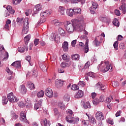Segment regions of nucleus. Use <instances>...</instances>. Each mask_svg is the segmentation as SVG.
<instances>
[{
	"label": "nucleus",
	"mask_w": 126,
	"mask_h": 126,
	"mask_svg": "<svg viewBox=\"0 0 126 126\" xmlns=\"http://www.w3.org/2000/svg\"><path fill=\"white\" fill-rule=\"evenodd\" d=\"M81 39H82V40H86V41H87V40H89L88 39H87V36H86V35H81Z\"/></svg>",
	"instance_id": "obj_58"
},
{
	"label": "nucleus",
	"mask_w": 126,
	"mask_h": 126,
	"mask_svg": "<svg viewBox=\"0 0 126 126\" xmlns=\"http://www.w3.org/2000/svg\"><path fill=\"white\" fill-rule=\"evenodd\" d=\"M39 44V39H35L34 41V44L35 46H37Z\"/></svg>",
	"instance_id": "obj_63"
},
{
	"label": "nucleus",
	"mask_w": 126,
	"mask_h": 126,
	"mask_svg": "<svg viewBox=\"0 0 126 126\" xmlns=\"http://www.w3.org/2000/svg\"><path fill=\"white\" fill-rule=\"evenodd\" d=\"M29 31V23L28 22V18L24 20V25L23 26L22 32L23 34H27Z\"/></svg>",
	"instance_id": "obj_5"
},
{
	"label": "nucleus",
	"mask_w": 126,
	"mask_h": 126,
	"mask_svg": "<svg viewBox=\"0 0 126 126\" xmlns=\"http://www.w3.org/2000/svg\"><path fill=\"white\" fill-rule=\"evenodd\" d=\"M20 121H21V122H23V123H25L26 124H29V122H28L27 118H26V112H25V111H22L21 112Z\"/></svg>",
	"instance_id": "obj_7"
},
{
	"label": "nucleus",
	"mask_w": 126,
	"mask_h": 126,
	"mask_svg": "<svg viewBox=\"0 0 126 126\" xmlns=\"http://www.w3.org/2000/svg\"><path fill=\"white\" fill-rule=\"evenodd\" d=\"M12 66H14V67H16V68H19V67H21V63H20V61H16L14 63H13L11 64Z\"/></svg>",
	"instance_id": "obj_20"
},
{
	"label": "nucleus",
	"mask_w": 126,
	"mask_h": 126,
	"mask_svg": "<svg viewBox=\"0 0 126 126\" xmlns=\"http://www.w3.org/2000/svg\"><path fill=\"white\" fill-rule=\"evenodd\" d=\"M42 104H43V100L40 99L38 101V103L34 104V110H38V109H40V108L42 107Z\"/></svg>",
	"instance_id": "obj_17"
},
{
	"label": "nucleus",
	"mask_w": 126,
	"mask_h": 126,
	"mask_svg": "<svg viewBox=\"0 0 126 126\" xmlns=\"http://www.w3.org/2000/svg\"><path fill=\"white\" fill-rule=\"evenodd\" d=\"M92 6L91 7L92 8H94V9H96L98 6V4L97 3H95L94 2H92Z\"/></svg>",
	"instance_id": "obj_45"
},
{
	"label": "nucleus",
	"mask_w": 126,
	"mask_h": 126,
	"mask_svg": "<svg viewBox=\"0 0 126 126\" xmlns=\"http://www.w3.org/2000/svg\"><path fill=\"white\" fill-rule=\"evenodd\" d=\"M66 13L68 16H73V14H74L73 9H67Z\"/></svg>",
	"instance_id": "obj_25"
},
{
	"label": "nucleus",
	"mask_w": 126,
	"mask_h": 126,
	"mask_svg": "<svg viewBox=\"0 0 126 126\" xmlns=\"http://www.w3.org/2000/svg\"><path fill=\"white\" fill-rule=\"evenodd\" d=\"M44 95H45V93L43 90L40 91L37 94L38 98H42V97H44Z\"/></svg>",
	"instance_id": "obj_31"
},
{
	"label": "nucleus",
	"mask_w": 126,
	"mask_h": 126,
	"mask_svg": "<svg viewBox=\"0 0 126 126\" xmlns=\"http://www.w3.org/2000/svg\"><path fill=\"white\" fill-rule=\"evenodd\" d=\"M55 85L57 88H61V87H63V81L61 80H57L55 81Z\"/></svg>",
	"instance_id": "obj_16"
},
{
	"label": "nucleus",
	"mask_w": 126,
	"mask_h": 126,
	"mask_svg": "<svg viewBox=\"0 0 126 126\" xmlns=\"http://www.w3.org/2000/svg\"><path fill=\"white\" fill-rule=\"evenodd\" d=\"M37 75H38V72L37 71V70H33L32 72V76H33V77H37Z\"/></svg>",
	"instance_id": "obj_55"
},
{
	"label": "nucleus",
	"mask_w": 126,
	"mask_h": 126,
	"mask_svg": "<svg viewBox=\"0 0 126 126\" xmlns=\"http://www.w3.org/2000/svg\"><path fill=\"white\" fill-rule=\"evenodd\" d=\"M94 43L95 44V47H99V46L100 45V43L101 42L98 41V39H97V38H95L94 40Z\"/></svg>",
	"instance_id": "obj_46"
},
{
	"label": "nucleus",
	"mask_w": 126,
	"mask_h": 126,
	"mask_svg": "<svg viewBox=\"0 0 126 126\" xmlns=\"http://www.w3.org/2000/svg\"><path fill=\"white\" fill-rule=\"evenodd\" d=\"M73 10L74 11V14H78V13H81V9L79 8H74Z\"/></svg>",
	"instance_id": "obj_33"
},
{
	"label": "nucleus",
	"mask_w": 126,
	"mask_h": 126,
	"mask_svg": "<svg viewBox=\"0 0 126 126\" xmlns=\"http://www.w3.org/2000/svg\"><path fill=\"white\" fill-rule=\"evenodd\" d=\"M98 101L99 102H101V103H102L103 101H105V96L104 95H100L98 99Z\"/></svg>",
	"instance_id": "obj_47"
},
{
	"label": "nucleus",
	"mask_w": 126,
	"mask_h": 126,
	"mask_svg": "<svg viewBox=\"0 0 126 126\" xmlns=\"http://www.w3.org/2000/svg\"><path fill=\"white\" fill-rule=\"evenodd\" d=\"M112 85L113 87H118V86L120 85V84L119 83V82L114 81L112 82Z\"/></svg>",
	"instance_id": "obj_48"
},
{
	"label": "nucleus",
	"mask_w": 126,
	"mask_h": 126,
	"mask_svg": "<svg viewBox=\"0 0 126 126\" xmlns=\"http://www.w3.org/2000/svg\"><path fill=\"white\" fill-rule=\"evenodd\" d=\"M60 1H61V2H68V1H70V0H59ZM71 2L72 3H78V2H81L82 4H83L84 3H85V0H71Z\"/></svg>",
	"instance_id": "obj_10"
},
{
	"label": "nucleus",
	"mask_w": 126,
	"mask_h": 126,
	"mask_svg": "<svg viewBox=\"0 0 126 126\" xmlns=\"http://www.w3.org/2000/svg\"><path fill=\"white\" fill-rule=\"evenodd\" d=\"M106 88H105V85H103L102 87H101L99 90H100L101 91H103V92H105V90H106Z\"/></svg>",
	"instance_id": "obj_62"
},
{
	"label": "nucleus",
	"mask_w": 126,
	"mask_h": 126,
	"mask_svg": "<svg viewBox=\"0 0 126 126\" xmlns=\"http://www.w3.org/2000/svg\"><path fill=\"white\" fill-rule=\"evenodd\" d=\"M72 61H79L80 56L78 54H74L71 56Z\"/></svg>",
	"instance_id": "obj_30"
},
{
	"label": "nucleus",
	"mask_w": 126,
	"mask_h": 126,
	"mask_svg": "<svg viewBox=\"0 0 126 126\" xmlns=\"http://www.w3.org/2000/svg\"><path fill=\"white\" fill-rule=\"evenodd\" d=\"M62 59L63 61H67V56L63 55H62Z\"/></svg>",
	"instance_id": "obj_64"
},
{
	"label": "nucleus",
	"mask_w": 126,
	"mask_h": 126,
	"mask_svg": "<svg viewBox=\"0 0 126 126\" xmlns=\"http://www.w3.org/2000/svg\"><path fill=\"white\" fill-rule=\"evenodd\" d=\"M51 13H50V11L48 10H46L44 12H42L40 13V16L42 17H47V16H49Z\"/></svg>",
	"instance_id": "obj_26"
},
{
	"label": "nucleus",
	"mask_w": 126,
	"mask_h": 126,
	"mask_svg": "<svg viewBox=\"0 0 126 126\" xmlns=\"http://www.w3.org/2000/svg\"><path fill=\"white\" fill-rule=\"evenodd\" d=\"M72 24L69 23L66 26V30L69 34L73 33L74 30L81 31L83 29V24H84V18L82 17L79 18L78 20H72Z\"/></svg>",
	"instance_id": "obj_1"
},
{
	"label": "nucleus",
	"mask_w": 126,
	"mask_h": 126,
	"mask_svg": "<svg viewBox=\"0 0 126 126\" xmlns=\"http://www.w3.org/2000/svg\"><path fill=\"white\" fill-rule=\"evenodd\" d=\"M18 106L21 108H23V107H25V103L23 101L19 102L18 103Z\"/></svg>",
	"instance_id": "obj_54"
},
{
	"label": "nucleus",
	"mask_w": 126,
	"mask_h": 126,
	"mask_svg": "<svg viewBox=\"0 0 126 126\" xmlns=\"http://www.w3.org/2000/svg\"><path fill=\"white\" fill-rule=\"evenodd\" d=\"M7 98L9 102H11L12 103H14V102H17L19 101V99L13 95V93H12L8 94Z\"/></svg>",
	"instance_id": "obj_6"
},
{
	"label": "nucleus",
	"mask_w": 126,
	"mask_h": 126,
	"mask_svg": "<svg viewBox=\"0 0 126 126\" xmlns=\"http://www.w3.org/2000/svg\"><path fill=\"white\" fill-rule=\"evenodd\" d=\"M90 65V62L88 61L85 64L84 67L85 68H87L88 67H89Z\"/></svg>",
	"instance_id": "obj_60"
},
{
	"label": "nucleus",
	"mask_w": 126,
	"mask_h": 126,
	"mask_svg": "<svg viewBox=\"0 0 126 126\" xmlns=\"http://www.w3.org/2000/svg\"><path fill=\"white\" fill-rule=\"evenodd\" d=\"M95 118L98 121H103L105 117H104V115H103V113L101 112L98 111L95 114Z\"/></svg>",
	"instance_id": "obj_12"
},
{
	"label": "nucleus",
	"mask_w": 126,
	"mask_h": 126,
	"mask_svg": "<svg viewBox=\"0 0 126 126\" xmlns=\"http://www.w3.org/2000/svg\"><path fill=\"white\" fill-rule=\"evenodd\" d=\"M21 0H13V4L17 5V4H18L21 2Z\"/></svg>",
	"instance_id": "obj_50"
},
{
	"label": "nucleus",
	"mask_w": 126,
	"mask_h": 126,
	"mask_svg": "<svg viewBox=\"0 0 126 126\" xmlns=\"http://www.w3.org/2000/svg\"><path fill=\"white\" fill-rule=\"evenodd\" d=\"M89 10H90L92 14H94L95 13V10H96V9H94V8L90 7Z\"/></svg>",
	"instance_id": "obj_57"
},
{
	"label": "nucleus",
	"mask_w": 126,
	"mask_h": 126,
	"mask_svg": "<svg viewBox=\"0 0 126 126\" xmlns=\"http://www.w3.org/2000/svg\"><path fill=\"white\" fill-rule=\"evenodd\" d=\"M88 43H89V40L87 39L85 43V47L84 48V53L87 54L89 52V47H88Z\"/></svg>",
	"instance_id": "obj_23"
},
{
	"label": "nucleus",
	"mask_w": 126,
	"mask_h": 126,
	"mask_svg": "<svg viewBox=\"0 0 126 126\" xmlns=\"http://www.w3.org/2000/svg\"><path fill=\"white\" fill-rule=\"evenodd\" d=\"M119 47L121 50H124V49H126V45H125V43H121L120 44Z\"/></svg>",
	"instance_id": "obj_52"
},
{
	"label": "nucleus",
	"mask_w": 126,
	"mask_h": 126,
	"mask_svg": "<svg viewBox=\"0 0 126 126\" xmlns=\"http://www.w3.org/2000/svg\"><path fill=\"white\" fill-rule=\"evenodd\" d=\"M51 41H59L60 40V36L56 33H52L50 37Z\"/></svg>",
	"instance_id": "obj_15"
},
{
	"label": "nucleus",
	"mask_w": 126,
	"mask_h": 126,
	"mask_svg": "<svg viewBox=\"0 0 126 126\" xmlns=\"http://www.w3.org/2000/svg\"><path fill=\"white\" fill-rule=\"evenodd\" d=\"M112 23L114 26H117V27L120 26V23L119 22V20L117 19H114Z\"/></svg>",
	"instance_id": "obj_35"
},
{
	"label": "nucleus",
	"mask_w": 126,
	"mask_h": 126,
	"mask_svg": "<svg viewBox=\"0 0 126 126\" xmlns=\"http://www.w3.org/2000/svg\"><path fill=\"white\" fill-rule=\"evenodd\" d=\"M6 9L7 10V12L6 11V14H5V17H7V16H9L11 14H14L15 12V10L14 9H12V7L11 6L8 5Z\"/></svg>",
	"instance_id": "obj_8"
},
{
	"label": "nucleus",
	"mask_w": 126,
	"mask_h": 126,
	"mask_svg": "<svg viewBox=\"0 0 126 126\" xmlns=\"http://www.w3.org/2000/svg\"><path fill=\"white\" fill-rule=\"evenodd\" d=\"M58 107L59 108H60V109H62V110H64V108H65V105H64L63 103L60 102L58 104Z\"/></svg>",
	"instance_id": "obj_43"
},
{
	"label": "nucleus",
	"mask_w": 126,
	"mask_h": 126,
	"mask_svg": "<svg viewBox=\"0 0 126 126\" xmlns=\"http://www.w3.org/2000/svg\"><path fill=\"white\" fill-rule=\"evenodd\" d=\"M45 21H46V19H43V18H42L40 19L39 21H38V22H37L36 25V26H40V25H41L42 23L45 22Z\"/></svg>",
	"instance_id": "obj_37"
},
{
	"label": "nucleus",
	"mask_w": 126,
	"mask_h": 126,
	"mask_svg": "<svg viewBox=\"0 0 126 126\" xmlns=\"http://www.w3.org/2000/svg\"><path fill=\"white\" fill-rule=\"evenodd\" d=\"M41 126H50V121H48L47 119H45L44 120H42L41 122Z\"/></svg>",
	"instance_id": "obj_24"
},
{
	"label": "nucleus",
	"mask_w": 126,
	"mask_h": 126,
	"mask_svg": "<svg viewBox=\"0 0 126 126\" xmlns=\"http://www.w3.org/2000/svg\"><path fill=\"white\" fill-rule=\"evenodd\" d=\"M39 66L43 71H44V72H47V68L45 64H40L39 65Z\"/></svg>",
	"instance_id": "obj_34"
},
{
	"label": "nucleus",
	"mask_w": 126,
	"mask_h": 126,
	"mask_svg": "<svg viewBox=\"0 0 126 126\" xmlns=\"http://www.w3.org/2000/svg\"><path fill=\"white\" fill-rule=\"evenodd\" d=\"M83 107L84 109H91V104L89 101L83 102Z\"/></svg>",
	"instance_id": "obj_22"
},
{
	"label": "nucleus",
	"mask_w": 126,
	"mask_h": 126,
	"mask_svg": "<svg viewBox=\"0 0 126 126\" xmlns=\"http://www.w3.org/2000/svg\"><path fill=\"white\" fill-rule=\"evenodd\" d=\"M52 23L55 26H60L61 25V22H59L58 20H54L52 21Z\"/></svg>",
	"instance_id": "obj_36"
},
{
	"label": "nucleus",
	"mask_w": 126,
	"mask_h": 126,
	"mask_svg": "<svg viewBox=\"0 0 126 126\" xmlns=\"http://www.w3.org/2000/svg\"><path fill=\"white\" fill-rule=\"evenodd\" d=\"M20 89L21 90V92H22L23 94H26L27 90L26 89V88H25V85H21L20 87Z\"/></svg>",
	"instance_id": "obj_27"
},
{
	"label": "nucleus",
	"mask_w": 126,
	"mask_h": 126,
	"mask_svg": "<svg viewBox=\"0 0 126 126\" xmlns=\"http://www.w3.org/2000/svg\"><path fill=\"white\" fill-rule=\"evenodd\" d=\"M87 75L88 76H89V77H92V78H94L95 77V76L94 75V73L92 72H90L87 74Z\"/></svg>",
	"instance_id": "obj_49"
},
{
	"label": "nucleus",
	"mask_w": 126,
	"mask_h": 126,
	"mask_svg": "<svg viewBox=\"0 0 126 126\" xmlns=\"http://www.w3.org/2000/svg\"><path fill=\"white\" fill-rule=\"evenodd\" d=\"M41 10L42 5H41V4H38L36 5L33 8V13H34V14H37V13H38L39 11Z\"/></svg>",
	"instance_id": "obj_13"
},
{
	"label": "nucleus",
	"mask_w": 126,
	"mask_h": 126,
	"mask_svg": "<svg viewBox=\"0 0 126 126\" xmlns=\"http://www.w3.org/2000/svg\"><path fill=\"white\" fill-rule=\"evenodd\" d=\"M76 41H77V40L76 39L72 41L71 42L72 47H75V45H76Z\"/></svg>",
	"instance_id": "obj_61"
},
{
	"label": "nucleus",
	"mask_w": 126,
	"mask_h": 126,
	"mask_svg": "<svg viewBox=\"0 0 126 126\" xmlns=\"http://www.w3.org/2000/svg\"><path fill=\"white\" fill-rule=\"evenodd\" d=\"M119 9L122 11L124 14L126 13V0H122L121 2V6L119 7Z\"/></svg>",
	"instance_id": "obj_9"
},
{
	"label": "nucleus",
	"mask_w": 126,
	"mask_h": 126,
	"mask_svg": "<svg viewBox=\"0 0 126 126\" xmlns=\"http://www.w3.org/2000/svg\"><path fill=\"white\" fill-rule=\"evenodd\" d=\"M71 90H78L79 89V87L77 86V85L74 84L72 85L71 87Z\"/></svg>",
	"instance_id": "obj_38"
},
{
	"label": "nucleus",
	"mask_w": 126,
	"mask_h": 126,
	"mask_svg": "<svg viewBox=\"0 0 126 126\" xmlns=\"http://www.w3.org/2000/svg\"><path fill=\"white\" fill-rule=\"evenodd\" d=\"M27 86L28 88H29L31 90H33V89H35V86H34V84L32 82H28L27 84Z\"/></svg>",
	"instance_id": "obj_28"
},
{
	"label": "nucleus",
	"mask_w": 126,
	"mask_h": 126,
	"mask_svg": "<svg viewBox=\"0 0 126 126\" xmlns=\"http://www.w3.org/2000/svg\"><path fill=\"white\" fill-rule=\"evenodd\" d=\"M25 107H26V108H27L28 109H30V108L32 107V105L31 104V101H30V99L28 98L26 99Z\"/></svg>",
	"instance_id": "obj_21"
},
{
	"label": "nucleus",
	"mask_w": 126,
	"mask_h": 126,
	"mask_svg": "<svg viewBox=\"0 0 126 126\" xmlns=\"http://www.w3.org/2000/svg\"><path fill=\"white\" fill-rule=\"evenodd\" d=\"M83 124L84 126H88L89 125V120H84V121H83Z\"/></svg>",
	"instance_id": "obj_56"
},
{
	"label": "nucleus",
	"mask_w": 126,
	"mask_h": 126,
	"mask_svg": "<svg viewBox=\"0 0 126 126\" xmlns=\"http://www.w3.org/2000/svg\"><path fill=\"white\" fill-rule=\"evenodd\" d=\"M89 121L91 124H92V125H95V124H96V120H95V118L92 116L90 118V120H89Z\"/></svg>",
	"instance_id": "obj_39"
},
{
	"label": "nucleus",
	"mask_w": 126,
	"mask_h": 126,
	"mask_svg": "<svg viewBox=\"0 0 126 126\" xmlns=\"http://www.w3.org/2000/svg\"><path fill=\"white\" fill-rule=\"evenodd\" d=\"M45 94L49 98H52L53 95V91L50 88H48L45 90Z\"/></svg>",
	"instance_id": "obj_11"
},
{
	"label": "nucleus",
	"mask_w": 126,
	"mask_h": 126,
	"mask_svg": "<svg viewBox=\"0 0 126 126\" xmlns=\"http://www.w3.org/2000/svg\"><path fill=\"white\" fill-rule=\"evenodd\" d=\"M107 123L110 124V125H114V122H113V119L111 118H108L106 120Z\"/></svg>",
	"instance_id": "obj_51"
},
{
	"label": "nucleus",
	"mask_w": 126,
	"mask_h": 126,
	"mask_svg": "<svg viewBox=\"0 0 126 126\" xmlns=\"http://www.w3.org/2000/svg\"><path fill=\"white\" fill-rule=\"evenodd\" d=\"M30 38H31V35L29 34L27 35L26 36L24 37V41L25 43V45H24V47H20L18 48V51L20 53H24L25 52V49L26 52L28 51V43L29 42V41H30Z\"/></svg>",
	"instance_id": "obj_3"
},
{
	"label": "nucleus",
	"mask_w": 126,
	"mask_h": 126,
	"mask_svg": "<svg viewBox=\"0 0 126 126\" xmlns=\"http://www.w3.org/2000/svg\"><path fill=\"white\" fill-rule=\"evenodd\" d=\"M84 94L83 92L81 90H79L78 92L75 94V98H82L83 97Z\"/></svg>",
	"instance_id": "obj_18"
},
{
	"label": "nucleus",
	"mask_w": 126,
	"mask_h": 126,
	"mask_svg": "<svg viewBox=\"0 0 126 126\" xmlns=\"http://www.w3.org/2000/svg\"><path fill=\"white\" fill-rule=\"evenodd\" d=\"M85 85V83L84 81H80L78 84L79 87H83Z\"/></svg>",
	"instance_id": "obj_44"
},
{
	"label": "nucleus",
	"mask_w": 126,
	"mask_h": 126,
	"mask_svg": "<svg viewBox=\"0 0 126 126\" xmlns=\"http://www.w3.org/2000/svg\"><path fill=\"white\" fill-rule=\"evenodd\" d=\"M58 11L62 15L65 14V8L63 6H60L58 8Z\"/></svg>",
	"instance_id": "obj_19"
},
{
	"label": "nucleus",
	"mask_w": 126,
	"mask_h": 126,
	"mask_svg": "<svg viewBox=\"0 0 126 126\" xmlns=\"http://www.w3.org/2000/svg\"><path fill=\"white\" fill-rule=\"evenodd\" d=\"M62 49L65 53H67V52H68V42H67V41H64L63 43Z\"/></svg>",
	"instance_id": "obj_14"
},
{
	"label": "nucleus",
	"mask_w": 126,
	"mask_h": 126,
	"mask_svg": "<svg viewBox=\"0 0 126 126\" xmlns=\"http://www.w3.org/2000/svg\"><path fill=\"white\" fill-rule=\"evenodd\" d=\"M63 100L65 102H68L69 101V100H70V96H69V95L68 94H66L64 95V96L63 97Z\"/></svg>",
	"instance_id": "obj_29"
},
{
	"label": "nucleus",
	"mask_w": 126,
	"mask_h": 126,
	"mask_svg": "<svg viewBox=\"0 0 126 126\" xmlns=\"http://www.w3.org/2000/svg\"><path fill=\"white\" fill-rule=\"evenodd\" d=\"M118 46H119V41L117 40L115 41L113 44L114 48L115 50H116V51H118Z\"/></svg>",
	"instance_id": "obj_40"
},
{
	"label": "nucleus",
	"mask_w": 126,
	"mask_h": 126,
	"mask_svg": "<svg viewBox=\"0 0 126 126\" xmlns=\"http://www.w3.org/2000/svg\"><path fill=\"white\" fill-rule=\"evenodd\" d=\"M115 14L117 16H120V15H121V12H120V10H117V9L115 10Z\"/></svg>",
	"instance_id": "obj_59"
},
{
	"label": "nucleus",
	"mask_w": 126,
	"mask_h": 126,
	"mask_svg": "<svg viewBox=\"0 0 126 126\" xmlns=\"http://www.w3.org/2000/svg\"><path fill=\"white\" fill-rule=\"evenodd\" d=\"M58 31L61 36H64V35H65V32L63 30V28H59Z\"/></svg>",
	"instance_id": "obj_32"
},
{
	"label": "nucleus",
	"mask_w": 126,
	"mask_h": 126,
	"mask_svg": "<svg viewBox=\"0 0 126 126\" xmlns=\"http://www.w3.org/2000/svg\"><path fill=\"white\" fill-rule=\"evenodd\" d=\"M7 102H8V99H7V98L6 97V96H3L2 97V103L3 104H7Z\"/></svg>",
	"instance_id": "obj_42"
},
{
	"label": "nucleus",
	"mask_w": 126,
	"mask_h": 126,
	"mask_svg": "<svg viewBox=\"0 0 126 126\" xmlns=\"http://www.w3.org/2000/svg\"><path fill=\"white\" fill-rule=\"evenodd\" d=\"M104 85L102 84L101 82H98L95 85L96 88L99 89L101 87H103Z\"/></svg>",
	"instance_id": "obj_41"
},
{
	"label": "nucleus",
	"mask_w": 126,
	"mask_h": 126,
	"mask_svg": "<svg viewBox=\"0 0 126 126\" xmlns=\"http://www.w3.org/2000/svg\"><path fill=\"white\" fill-rule=\"evenodd\" d=\"M66 112L68 114V116L66 117V121H67V122H68V123H70L71 124H75V123L79 122V119L78 118L71 119V116H72L73 114L72 111L69 109L67 110Z\"/></svg>",
	"instance_id": "obj_4"
},
{
	"label": "nucleus",
	"mask_w": 126,
	"mask_h": 126,
	"mask_svg": "<svg viewBox=\"0 0 126 126\" xmlns=\"http://www.w3.org/2000/svg\"><path fill=\"white\" fill-rule=\"evenodd\" d=\"M112 99H113V97H112V96L108 97L106 99V103H111Z\"/></svg>",
	"instance_id": "obj_53"
},
{
	"label": "nucleus",
	"mask_w": 126,
	"mask_h": 126,
	"mask_svg": "<svg viewBox=\"0 0 126 126\" xmlns=\"http://www.w3.org/2000/svg\"><path fill=\"white\" fill-rule=\"evenodd\" d=\"M100 67L101 72H107L108 70L112 71V65L109 63V61H105V62L102 61L100 64H98L97 68L99 69Z\"/></svg>",
	"instance_id": "obj_2"
}]
</instances>
